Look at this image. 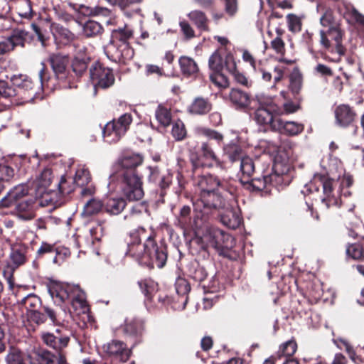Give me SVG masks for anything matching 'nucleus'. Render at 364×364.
Masks as SVG:
<instances>
[{"mask_svg":"<svg viewBox=\"0 0 364 364\" xmlns=\"http://www.w3.org/2000/svg\"><path fill=\"white\" fill-rule=\"evenodd\" d=\"M292 168L290 164L279 161L278 157L270 168L269 165L262 164L259 159L245 156L240 162L239 183L250 193H267L272 187L279 188L288 186L291 181Z\"/></svg>","mask_w":364,"mask_h":364,"instance_id":"1","label":"nucleus"},{"mask_svg":"<svg viewBox=\"0 0 364 364\" xmlns=\"http://www.w3.org/2000/svg\"><path fill=\"white\" fill-rule=\"evenodd\" d=\"M126 255L142 267L152 270L162 269L168 257V245L164 240L156 241V233L139 226L132 230L126 239Z\"/></svg>","mask_w":364,"mask_h":364,"instance_id":"2","label":"nucleus"},{"mask_svg":"<svg viewBox=\"0 0 364 364\" xmlns=\"http://www.w3.org/2000/svg\"><path fill=\"white\" fill-rule=\"evenodd\" d=\"M205 168H191L187 171L193 186L200 190L197 198L193 201L196 213L195 223L198 220H209L218 210L225 206L223 196L218 192L220 178L205 171Z\"/></svg>","mask_w":364,"mask_h":364,"instance_id":"3","label":"nucleus"},{"mask_svg":"<svg viewBox=\"0 0 364 364\" xmlns=\"http://www.w3.org/2000/svg\"><path fill=\"white\" fill-rule=\"evenodd\" d=\"M143 162L141 154H125L114 164L109 176L111 181L118 182L121 193L129 202L139 201L144 196L143 176L137 170Z\"/></svg>","mask_w":364,"mask_h":364,"instance_id":"4","label":"nucleus"},{"mask_svg":"<svg viewBox=\"0 0 364 364\" xmlns=\"http://www.w3.org/2000/svg\"><path fill=\"white\" fill-rule=\"evenodd\" d=\"M260 107L255 114V122L264 132H278L288 136L301 134L304 126L291 121L281 119L282 110L271 97H261L258 99Z\"/></svg>","mask_w":364,"mask_h":364,"instance_id":"5","label":"nucleus"},{"mask_svg":"<svg viewBox=\"0 0 364 364\" xmlns=\"http://www.w3.org/2000/svg\"><path fill=\"white\" fill-rule=\"evenodd\" d=\"M48 62L51 65L54 76H50L48 69L44 63H42L38 73L42 88L46 87L53 90L57 85L64 88L72 87V75H70L67 70L68 57L60 53H54L50 55Z\"/></svg>","mask_w":364,"mask_h":364,"instance_id":"6","label":"nucleus"},{"mask_svg":"<svg viewBox=\"0 0 364 364\" xmlns=\"http://www.w3.org/2000/svg\"><path fill=\"white\" fill-rule=\"evenodd\" d=\"M17 304L26 309L27 320L31 324L40 326L45 323L48 318L55 326L61 323L55 310L48 306H43L41 299L35 294L31 293L21 299H18Z\"/></svg>","mask_w":364,"mask_h":364,"instance_id":"7","label":"nucleus"},{"mask_svg":"<svg viewBox=\"0 0 364 364\" xmlns=\"http://www.w3.org/2000/svg\"><path fill=\"white\" fill-rule=\"evenodd\" d=\"M205 237L209 245L217 251L219 255L233 261L240 258L239 252L232 250L235 240L228 233L212 227L208 230Z\"/></svg>","mask_w":364,"mask_h":364,"instance_id":"8","label":"nucleus"},{"mask_svg":"<svg viewBox=\"0 0 364 364\" xmlns=\"http://www.w3.org/2000/svg\"><path fill=\"white\" fill-rule=\"evenodd\" d=\"M319 43L322 48L326 50L333 51L331 49L334 47V51L340 55H344L346 51L343 46V38L345 36V31L343 27H330L321 29L319 31Z\"/></svg>","mask_w":364,"mask_h":364,"instance_id":"9","label":"nucleus"},{"mask_svg":"<svg viewBox=\"0 0 364 364\" xmlns=\"http://www.w3.org/2000/svg\"><path fill=\"white\" fill-rule=\"evenodd\" d=\"M190 161L191 168H212L223 166V162L218 157L209 141L202 142L196 156H192Z\"/></svg>","mask_w":364,"mask_h":364,"instance_id":"10","label":"nucleus"},{"mask_svg":"<svg viewBox=\"0 0 364 364\" xmlns=\"http://www.w3.org/2000/svg\"><path fill=\"white\" fill-rule=\"evenodd\" d=\"M90 77L95 88L106 90L115 82L112 69L106 67L100 61H95L89 69Z\"/></svg>","mask_w":364,"mask_h":364,"instance_id":"11","label":"nucleus"},{"mask_svg":"<svg viewBox=\"0 0 364 364\" xmlns=\"http://www.w3.org/2000/svg\"><path fill=\"white\" fill-rule=\"evenodd\" d=\"M336 9L348 26L364 32V14L353 4L342 1L341 4L336 5Z\"/></svg>","mask_w":364,"mask_h":364,"instance_id":"12","label":"nucleus"},{"mask_svg":"<svg viewBox=\"0 0 364 364\" xmlns=\"http://www.w3.org/2000/svg\"><path fill=\"white\" fill-rule=\"evenodd\" d=\"M229 100L236 109H243L250 108L255 109L254 119L255 120V114L257 110L260 107L258 99L261 97H267L266 95H256L255 98H251L250 95L240 89L232 88L229 93Z\"/></svg>","mask_w":364,"mask_h":364,"instance_id":"13","label":"nucleus"},{"mask_svg":"<svg viewBox=\"0 0 364 364\" xmlns=\"http://www.w3.org/2000/svg\"><path fill=\"white\" fill-rule=\"evenodd\" d=\"M349 236L359 239L357 242L348 245L346 255L354 260H364V224L360 222L349 230Z\"/></svg>","mask_w":364,"mask_h":364,"instance_id":"14","label":"nucleus"},{"mask_svg":"<svg viewBox=\"0 0 364 364\" xmlns=\"http://www.w3.org/2000/svg\"><path fill=\"white\" fill-rule=\"evenodd\" d=\"M336 183V181L328 175L316 174L311 182V187L314 186L315 190L318 191L319 186H321L323 193L326 196L323 200L327 201L328 205H337L338 198L333 193L334 186Z\"/></svg>","mask_w":364,"mask_h":364,"instance_id":"15","label":"nucleus"},{"mask_svg":"<svg viewBox=\"0 0 364 364\" xmlns=\"http://www.w3.org/2000/svg\"><path fill=\"white\" fill-rule=\"evenodd\" d=\"M91 57L85 50H79L73 58L70 63L72 70V85L75 80H79L87 73Z\"/></svg>","mask_w":364,"mask_h":364,"instance_id":"16","label":"nucleus"},{"mask_svg":"<svg viewBox=\"0 0 364 364\" xmlns=\"http://www.w3.org/2000/svg\"><path fill=\"white\" fill-rule=\"evenodd\" d=\"M106 53L112 61L125 64L127 60L133 58L134 52L130 44L109 43L107 46Z\"/></svg>","mask_w":364,"mask_h":364,"instance_id":"17","label":"nucleus"},{"mask_svg":"<svg viewBox=\"0 0 364 364\" xmlns=\"http://www.w3.org/2000/svg\"><path fill=\"white\" fill-rule=\"evenodd\" d=\"M144 330V322L138 318L126 319L122 326L124 336L132 343V348L142 341Z\"/></svg>","mask_w":364,"mask_h":364,"instance_id":"18","label":"nucleus"},{"mask_svg":"<svg viewBox=\"0 0 364 364\" xmlns=\"http://www.w3.org/2000/svg\"><path fill=\"white\" fill-rule=\"evenodd\" d=\"M43 342L48 347L60 353L68 346L70 336L60 329H56L55 333H43L41 336Z\"/></svg>","mask_w":364,"mask_h":364,"instance_id":"19","label":"nucleus"},{"mask_svg":"<svg viewBox=\"0 0 364 364\" xmlns=\"http://www.w3.org/2000/svg\"><path fill=\"white\" fill-rule=\"evenodd\" d=\"M336 124L343 128L353 126L356 122L357 113L355 109L346 104H341L334 109Z\"/></svg>","mask_w":364,"mask_h":364,"instance_id":"20","label":"nucleus"},{"mask_svg":"<svg viewBox=\"0 0 364 364\" xmlns=\"http://www.w3.org/2000/svg\"><path fill=\"white\" fill-rule=\"evenodd\" d=\"M17 156L4 158L0 161V182L1 184L9 183L15 177L16 172L18 169Z\"/></svg>","mask_w":364,"mask_h":364,"instance_id":"21","label":"nucleus"},{"mask_svg":"<svg viewBox=\"0 0 364 364\" xmlns=\"http://www.w3.org/2000/svg\"><path fill=\"white\" fill-rule=\"evenodd\" d=\"M318 9L320 13L319 23L322 27H343L342 19L336 15L335 9L326 5H319Z\"/></svg>","mask_w":364,"mask_h":364,"instance_id":"22","label":"nucleus"},{"mask_svg":"<svg viewBox=\"0 0 364 364\" xmlns=\"http://www.w3.org/2000/svg\"><path fill=\"white\" fill-rule=\"evenodd\" d=\"M73 286L55 283L48 287V291L55 302L69 304L72 297Z\"/></svg>","mask_w":364,"mask_h":364,"instance_id":"23","label":"nucleus"},{"mask_svg":"<svg viewBox=\"0 0 364 364\" xmlns=\"http://www.w3.org/2000/svg\"><path fill=\"white\" fill-rule=\"evenodd\" d=\"M103 350L108 356H119L123 362L127 361L131 355V351L127 349V345L117 340H112L105 344Z\"/></svg>","mask_w":364,"mask_h":364,"instance_id":"24","label":"nucleus"},{"mask_svg":"<svg viewBox=\"0 0 364 364\" xmlns=\"http://www.w3.org/2000/svg\"><path fill=\"white\" fill-rule=\"evenodd\" d=\"M28 194V186L26 184H20L11 190L7 195L0 201L1 207H11L13 204L24 200L23 198Z\"/></svg>","mask_w":364,"mask_h":364,"instance_id":"25","label":"nucleus"},{"mask_svg":"<svg viewBox=\"0 0 364 364\" xmlns=\"http://www.w3.org/2000/svg\"><path fill=\"white\" fill-rule=\"evenodd\" d=\"M54 354L44 348H33L27 353L26 358L29 364H53Z\"/></svg>","mask_w":364,"mask_h":364,"instance_id":"26","label":"nucleus"},{"mask_svg":"<svg viewBox=\"0 0 364 364\" xmlns=\"http://www.w3.org/2000/svg\"><path fill=\"white\" fill-rule=\"evenodd\" d=\"M127 131L113 119L106 124L102 130L104 138L108 142H117L123 136Z\"/></svg>","mask_w":364,"mask_h":364,"instance_id":"27","label":"nucleus"},{"mask_svg":"<svg viewBox=\"0 0 364 364\" xmlns=\"http://www.w3.org/2000/svg\"><path fill=\"white\" fill-rule=\"evenodd\" d=\"M212 103L208 98L197 97L187 108V111L192 115H205L212 109Z\"/></svg>","mask_w":364,"mask_h":364,"instance_id":"28","label":"nucleus"},{"mask_svg":"<svg viewBox=\"0 0 364 364\" xmlns=\"http://www.w3.org/2000/svg\"><path fill=\"white\" fill-rule=\"evenodd\" d=\"M50 29L55 40L61 44L68 45L75 39L74 33L60 23H51Z\"/></svg>","mask_w":364,"mask_h":364,"instance_id":"29","label":"nucleus"},{"mask_svg":"<svg viewBox=\"0 0 364 364\" xmlns=\"http://www.w3.org/2000/svg\"><path fill=\"white\" fill-rule=\"evenodd\" d=\"M186 274L190 279L198 283L203 282L208 276L205 267L200 265L196 259L188 262L186 267Z\"/></svg>","mask_w":364,"mask_h":364,"instance_id":"30","label":"nucleus"},{"mask_svg":"<svg viewBox=\"0 0 364 364\" xmlns=\"http://www.w3.org/2000/svg\"><path fill=\"white\" fill-rule=\"evenodd\" d=\"M193 213H195L193 211ZM191 208L188 205H183L179 212L178 215V222L181 225L183 228H200L204 223H207V221H203L202 220H198V223H195L196 213H194V217L193 220L191 217Z\"/></svg>","mask_w":364,"mask_h":364,"instance_id":"31","label":"nucleus"},{"mask_svg":"<svg viewBox=\"0 0 364 364\" xmlns=\"http://www.w3.org/2000/svg\"><path fill=\"white\" fill-rule=\"evenodd\" d=\"M187 16L200 31H210V20L203 11L197 9L193 10L188 13Z\"/></svg>","mask_w":364,"mask_h":364,"instance_id":"32","label":"nucleus"},{"mask_svg":"<svg viewBox=\"0 0 364 364\" xmlns=\"http://www.w3.org/2000/svg\"><path fill=\"white\" fill-rule=\"evenodd\" d=\"M126 200H128L123 196L119 198H109L105 203V211L109 215H119L125 208Z\"/></svg>","mask_w":364,"mask_h":364,"instance_id":"33","label":"nucleus"},{"mask_svg":"<svg viewBox=\"0 0 364 364\" xmlns=\"http://www.w3.org/2000/svg\"><path fill=\"white\" fill-rule=\"evenodd\" d=\"M28 247L22 244H16L11 247L10 259L14 267H18L26 262Z\"/></svg>","mask_w":364,"mask_h":364,"instance_id":"34","label":"nucleus"},{"mask_svg":"<svg viewBox=\"0 0 364 364\" xmlns=\"http://www.w3.org/2000/svg\"><path fill=\"white\" fill-rule=\"evenodd\" d=\"M180 68L183 75L196 77L199 72V68L196 61L188 56H181L178 60Z\"/></svg>","mask_w":364,"mask_h":364,"instance_id":"35","label":"nucleus"},{"mask_svg":"<svg viewBox=\"0 0 364 364\" xmlns=\"http://www.w3.org/2000/svg\"><path fill=\"white\" fill-rule=\"evenodd\" d=\"M33 204V200L29 198L21 200L13 204V205H15L16 210L20 218L24 220H31L34 217Z\"/></svg>","mask_w":364,"mask_h":364,"instance_id":"36","label":"nucleus"},{"mask_svg":"<svg viewBox=\"0 0 364 364\" xmlns=\"http://www.w3.org/2000/svg\"><path fill=\"white\" fill-rule=\"evenodd\" d=\"M137 284L146 300L150 302L154 301V298L158 291V284L151 278L141 279Z\"/></svg>","mask_w":364,"mask_h":364,"instance_id":"37","label":"nucleus"},{"mask_svg":"<svg viewBox=\"0 0 364 364\" xmlns=\"http://www.w3.org/2000/svg\"><path fill=\"white\" fill-rule=\"evenodd\" d=\"M133 36V30L127 26L112 31L109 43L129 44V41Z\"/></svg>","mask_w":364,"mask_h":364,"instance_id":"38","label":"nucleus"},{"mask_svg":"<svg viewBox=\"0 0 364 364\" xmlns=\"http://www.w3.org/2000/svg\"><path fill=\"white\" fill-rule=\"evenodd\" d=\"M175 288L178 296V301H181L183 304V308H185L188 300L191 285L186 279L178 277L175 282Z\"/></svg>","mask_w":364,"mask_h":364,"instance_id":"39","label":"nucleus"},{"mask_svg":"<svg viewBox=\"0 0 364 364\" xmlns=\"http://www.w3.org/2000/svg\"><path fill=\"white\" fill-rule=\"evenodd\" d=\"M46 255H54L53 262L57 264L59 262L58 257L60 252L55 244H50L47 242H42L40 247L36 251V259H40Z\"/></svg>","mask_w":364,"mask_h":364,"instance_id":"40","label":"nucleus"},{"mask_svg":"<svg viewBox=\"0 0 364 364\" xmlns=\"http://www.w3.org/2000/svg\"><path fill=\"white\" fill-rule=\"evenodd\" d=\"M289 90L296 96L300 93L303 85V75L299 68L293 69L289 76Z\"/></svg>","mask_w":364,"mask_h":364,"instance_id":"41","label":"nucleus"},{"mask_svg":"<svg viewBox=\"0 0 364 364\" xmlns=\"http://www.w3.org/2000/svg\"><path fill=\"white\" fill-rule=\"evenodd\" d=\"M224 154L231 163L242 161L245 158L242 147L237 144H229L224 147Z\"/></svg>","mask_w":364,"mask_h":364,"instance_id":"42","label":"nucleus"},{"mask_svg":"<svg viewBox=\"0 0 364 364\" xmlns=\"http://www.w3.org/2000/svg\"><path fill=\"white\" fill-rule=\"evenodd\" d=\"M105 210V203L100 200L92 198L84 205L83 214L86 216H92Z\"/></svg>","mask_w":364,"mask_h":364,"instance_id":"43","label":"nucleus"},{"mask_svg":"<svg viewBox=\"0 0 364 364\" xmlns=\"http://www.w3.org/2000/svg\"><path fill=\"white\" fill-rule=\"evenodd\" d=\"M218 192L220 193V196L224 193H227L232 197L236 196L239 192L237 181L234 179L225 180L220 178Z\"/></svg>","mask_w":364,"mask_h":364,"instance_id":"44","label":"nucleus"},{"mask_svg":"<svg viewBox=\"0 0 364 364\" xmlns=\"http://www.w3.org/2000/svg\"><path fill=\"white\" fill-rule=\"evenodd\" d=\"M155 117L160 125L164 127H168L171 123L172 115L171 109L162 105H159L157 107L155 111Z\"/></svg>","mask_w":364,"mask_h":364,"instance_id":"45","label":"nucleus"},{"mask_svg":"<svg viewBox=\"0 0 364 364\" xmlns=\"http://www.w3.org/2000/svg\"><path fill=\"white\" fill-rule=\"evenodd\" d=\"M28 34V32L23 30H14L12 34L7 38L11 49L14 50L17 46L24 47Z\"/></svg>","mask_w":364,"mask_h":364,"instance_id":"46","label":"nucleus"},{"mask_svg":"<svg viewBox=\"0 0 364 364\" xmlns=\"http://www.w3.org/2000/svg\"><path fill=\"white\" fill-rule=\"evenodd\" d=\"M104 31L102 26L92 20L87 21L83 26V33L87 38L95 37L101 35Z\"/></svg>","mask_w":364,"mask_h":364,"instance_id":"47","label":"nucleus"},{"mask_svg":"<svg viewBox=\"0 0 364 364\" xmlns=\"http://www.w3.org/2000/svg\"><path fill=\"white\" fill-rule=\"evenodd\" d=\"M297 349V343L295 339L292 338L279 346L277 352V358L280 359L281 357L291 358Z\"/></svg>","mask_w":364,"mask_h":364,"instance_id":"48","label":"nucleus"},{"mask_svg":"<svg viewBox=\"0 0 364 364\" xmlns=\"http://www.w3.org/2000/svg\"><path fill=\"white\" fill-rule=\"evenodd\" d=\"M75 185L74 178L63 175L58 183V191L63 196H68L75 191Z\"/></svg>","mask_w":364,"mask_h":364,"instance_id":"49","label":"nucleus"},{"mask_svg":"<svg viewBox=\"0 0 364 364\" xmlns=\"http://www.w3.org/2000/svg\"><path fill=\"white\" fill-rule=\"evenodd\" d=\"M5 360L6 364H26L23 351L16 347H11Z\"/></svg>","mask_w":364,"mask_h":364,"instance_id":"50","label":"nucleus"},{"mask_svg":"<svg viewBox=\"0 0 364 364\" xmlns=\"http://www.w3.org/2000/svg\"><path fill=\"white\" fill-rule=\"evenodd\" d=\"M171 135L177 141H181L187 137V129L182 120L178 119L173 123Z\"/></svg>","mask_w":364,"mask_h":364,"instance_id":"51","label":"nucleus"},{"mask_svg":"<svg viewBox=\"0 0 364 364\" xmlns=\"http://www.w3.org/2000/svg\"><path fill=\"white\" fill-rule=\"evenodd\" d=\"M222 223L228 228L235 230L241 223V218L232 211H229L221 215Z\"/></svg>","mask_w":364,"mask_h":364,"instance_id":"52","label":"nucleus"},{"mask_svg":"<svg viewBox=\"0 0 364 364\" xmlns=\"http://www.w3.org/2000/svg\"><path fill=\"white\" fill-rule=\"evenodd\" d=\"M75 309H85L87 304L84 292L75 287L70 303Z\"/></svg>","mask_w":364,"mask_h":364,"instance_id":"53","label":"nucleus"},{"mask_svg":"<svg viewBox=\"0 0 364 364\" xmlns=\"http://www.w3.org/2000/svg\"><path fill=\"white\" fill-rule=\"evenodd\" d=\"M173 181V174L167 173L163 175L158 182L160 198L162 199L166 196L167 191L170 188Z\"/></svg>","mask_w":364,"mask_h":364,"instance_id":"54","label":"nucleus"},{"mask_svg":"<svg viewBox=\"0 0 364 364\" xmlns=\"http://www.w3.org/2000/svg\"><path fill=\"white\" fill-rule=\"evenodd\" d=\"M208 65L213 73L223 72V58L218 50H215L209 58Z\"/></svg>","mask_w":364,"mask_h":364,"instance_id":"55","label":"nucleus"},{"mask_svg":"<svg viewBox=\"0 0 364 364\" xmlns=\"http://www.w3.org/2000/svg\"><path fill=\"white\" fill-rule=\"evenodd\" d=\"M196 133L198 135L205 136L209 139H214L218 144L222 142L223 140V135L220 132L206 127H198L196 129Z\"/></svg>","mask_w":364,"mask_h":364,"instance_id":"56","label":"nucleus"},{"mask_svg":"<svg viewBox=\"0 0 364 364\" xmlns=\"http://www.w3.org/2000/svg\"><path fill=\"white\" fill-rule=\"evenodd\" d=\"M74 181L76 185L80 187L88 185L91 181L90 171L87 169L77 170L75 173Z\"/></svg>","mask_w":364,"mask_h":364,"instance_id":"57","label":"nucleus"},{"mask_svg":"<svg viewBox=\"0 0 364 364\" xmlns=\"http://www.w3.org/2000/svg\"><path fill=\"white\" fill-rule=\"evenodd\" d=\"M287 21L289 30L292 33L301 31L302 23L301 18L294 14H289L287 16Z\"/></svg>","mask_w":364,"mask_h":364,"instance_id":"58","label":"nucleus"},{"mask_svg":"<svg viewBox=\"0 0 364 364\" xmlns=\"http://www.w3.org/2000/svg\"><path fill=\"white\" fill-rule=\"evenodd\" d=\"M90 232L93 240L100 241L105 234L104 222L97 223L95 226L90 228Z\"/></svg>","mask_w":364,"mask_h":364,"instance_id":"59","label":"nucleus"},{"mask_svg":"<svg viewBox=\"0 0 364 364\" xmlns=\"http://www.w3.org/2000/svg\"><path fill=\"white\" fill-rule=\"evenodd\" d=\"M17 94L16 90L9 86L8 82L0 81V98H9L16 96Z\"/></svg>","mask_w":364,"mask_h":364,"instance_id":"60","label":"nucleus"},{"mask_svg":"<svg viewBox=\"0 0 364 364\" xmlns=\"http://www.w3.org/2000/svg\"><path fill=\"white\" fill-rule=\"evenodd\" d=\"M210 79L219 87H225L228 86V77L222 72L212 73L210 75Z\"/></svg>","mask_w":364,"mask_h":364,"instance_id":"61","label":"nucleus"},{"mask_svg":"<svg viewBox=\"0 0 364 364\" xmlns=\"http://www.w3.org/2000/svg\"><path fill=\"white\" fill-rule=\"evenodd\" d=\"M39 183L43 187L50 186L53 180V171L51 168H46L41 172L39 178Z\"/></svg>","mask_w":364,"mask_h":364,"instance_id":"62","label":"nucleus"},{"mask_svg":"<svg viewBox=\"0 0 364 364\" xmlns=\"http://www.w3.org/2000/svg\"><path fill=\"white\" fill-rule=\"evenodd\" d=\"M181 30L186 39H191L195 37V31L187 21L179 22Z\"/></svg>","mask_w":364,"mask_h":364,"instance_id":"63","label":"nucleus"},{"mask_svg":"<svg viewBox=\"0 0 364 364\" xmlns=\"http://www.w3.org/2000/svg\"><path fill=\"white\" fill-rule=\"evenodd\" d=\"M149 173L147 176V180L149 183H156L161 178V171L159 166H148Z\"/></svg>","mask_w":364,"mask_h":364,"instance_id":"64","label":"nucleus"}]
</instances>
